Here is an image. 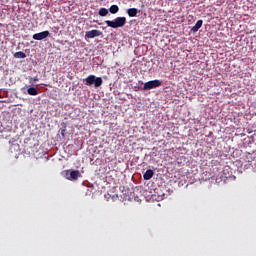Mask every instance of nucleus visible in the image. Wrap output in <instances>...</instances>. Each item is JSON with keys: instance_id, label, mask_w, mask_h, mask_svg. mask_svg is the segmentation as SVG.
<instances>
[{"instance_id": "1", "label": "nucleus", "mask_w": 256, "mask_h": 256, "mask_svg": "<svg viewBox=\"0 0 256 256\" xmlns=\"http://www.w3.org/2000/svg\"><path fill=\"white\" fill-rule=\"evenodd\" d=\"M105 23L107 24V27H111L112 29H119L121 27H125L127 18L117 17L114 20H106Z\"/></svg>"}, {"instance_id": "7", "label": "nucleus", "mask_w": 256, "mask_h": 256, "mask_svg": "<svg viewBox=\"0 0 256 256\" xmlns=\"http://www.w3.org/2000/svg\"><path fill=\"white\" fill-rule=\"evenodd\" d=\"M49 35H50L49 31L46 30L40 33H36L32 37L35 41H43V39H47Z\"/></svg>"}, {"instance_id": "5", "label": "nucleus", "mask_w": 256, "mask_h": 256, "mask_svg": "<svg viewBox=\"0 0 256 256\" xmlns=\"http://www.w3.org/2000/svg\"><path fill=\"white\" fill-rule=\"evenodd\" d=\"M13 131V123L11 121L1 122L0 133H11Z\"/></svg>"}, {"instance_id": "13", "label": "nucleus", "mask_w": 256, "mask_h": 256, "mask_svg": "<svg viewBox=\"0 0 256 256\" xmlns=\"http://www.w3.org/2000/svg\"><path fill=\"white\" fill-rule=\"evenodd\" d=\"M109 11L112 13V15H115V14L119 13V6L114 4V5L110 6Z\"/></svg>"}, {"instance_id": "17", "label": "nucleus", "mask_w": 256, "mask_h": 256, "mask_svg": "<svg viewBox=\"0 0 256 256\" xmlns=\"http://www.w3.org/2000/svg\"><path fill=\"white\" fill-rule=\"evenodd\" d=\"M54 32H55V33H57V30H56V29H54Z\"/></svg>"}, {"instance_id": "6", "label": "nucleus", "mask_w": 256, "mask_h": 256, "mask_svg": "<svg viewBox=\"0 0 256 256\" xmlns=\"http://www.w3.org/2000/svg\"><path fill=\"white\" fill-rule=\"evenodd\" d=\"M101 35H103V32L100 30H91L86 32L85 39H95V37H101Z\"/></svg>"}, {"instance_id": "15", "label": "nucleus", "mask_w": 256, "mask_h": 256, "mask_svg": "<svg viewBox=\"0 0 256 256\" xmlns=\"http://www.w3.org/2000/svg\"><path fill=\"white\" fill-rule=\"evenodd\" d=\"M33 81H39V78L34 77V78H33Z\"/></svg>"}, {"instance_id": "4", "label": "nucleus", "mask_w": 256, "mask_h": 256, "mask_svg": "<svg viewBox=\"0 0 256 256\" xmlns=\"http://www.w3.org/2000/svg\"><path fill=\"white\" fill-rule=\"evenodd\" d=\"M157 87H161V81L160 80H151L146 83H144V91H147L149 89H157Z\"/></svg>"}, {"instance_id": "2", "label": "nucleus", "mask_w": 256, "mask_h": 256, "mask_svg": "<svg viewBox=\"0 0 256 256\" xmlns=\"http://www.w3.org/2000/svg\"><path fill=\"white\" fill-rule=\"evenodd\" d=\"M84 85H87L88 87H91V85H94V87L97 89L103 85V78L97 77L95 75H89L86 79L83 80Z\"/></svg>"}, {"instance_id": "12", "label": "nucleus", "mask_w": 256, "mask_h": 256, "mask_svg": "<svg viewBox=\"0 0 256 256\" xmlns=\"http://www.w3.org/2000/svg\"><path fill=\"white\" fill-rule=\"evenodd\" d=\"M98 15H100V17H107L109 10H107V8H100Z\"/></svg>"}, {"instance_id": "8", "label": "nucleus", "mask_w": 256, "mask_h": 256, "mask_svg": "<svg viewBox=\"0 0 256 256\" xmlns=\"http://www.w3.org/2000/svg\"><path fill=\"white\" fill-rule=\"evenodd\" d=\"M153 175H155V172H153L152 169L146 170V172L143 174L144 181H149V179H153Z\"/></svg>"}, {"instance_id": "16", "label": "nucleus", "mask_w": 256, "mask_h": 256, "mask_svg": "<svg viewBox=\"0 0 256 256\" xmlns=\"http://www.w3.org/2000/svg\"><path fill=\"white\" fill-rule=\"evenodd\" d=\"M54 29H56V31H59V28L55 27Z\"/></svg>"}, {"instance_id": "10", "label": "nucleus", "mask_w": 256, "mask_h": 256, "mask_svg": "<svg viewBox=\"0 0 256 256\" xmlns=\"http://www.w3.org/2000/svg\"><path fill=\"white\" fill-rule=\"evenodd\" d=\"M137 13H139V10L137 8H129L127 10V15L129 17H137Z\"/></svg>"}, {"instance_id": "3", "label": "nucleus", "mask_w": 256, "mask_h": 256, "mask_svg": "<svg viewBox=\"0 0 256 256\" xmlns=\"http://www.w3.org/2000/svg\"><path fill=\"white\" fill-rule=\"evenodd\" d=\"M79 177H81L79 170L66 171V179H68V181H77Z\"/></svg>"}, {"instance_id": "14", "label": "nucleus", "mask_w": 256, "mask_h": 256, "mask_svg": "<svg viewBox=\"0 0 256 256\" xmlns=\"http://www.w3.org/2000/svg\"><path fill=\"white\" fill-rule=\"evenodd\" d=\"M14 57L16 59H25V57H27V55L24 52L19 51L14 54Z\"/></svg>"}, {"instance_id": "9", "label": "nucleus", "mask_w": 256, "mask_h": 256, "mask_svg": "<svg viewBox=\"0 0 256 256\" xmlns=\"http://www.w3.org/2000/svg\"><path fill=\"white\" fill-rule=\"evenodd\" d=\"M200 27H203V20H198L196 22V24L191 29L192 33H197V31H199Z\"/></svg>"}, {"instance_id": "11", "label": "nucleus", "mask_w": 256, "mask_h": 256, "mask_svg": "<svg viewBox=\"0 0 256 256\" xmlns=\"http://www.w3.org/2000/svg\"><path fill=\"white\" fill-rule=\"evenodd\" d=\"M27 93L28 95L35 96V95H39V90H37V88L35 87H30L27 89Z\"/></svg>"}]
</instances>
